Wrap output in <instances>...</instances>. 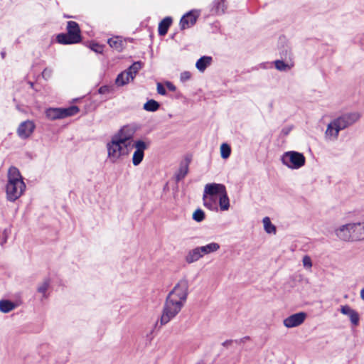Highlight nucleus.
<instances>
[{
    "label": "nucleus",
    "instance_id": "1",
    "mask_svg": "<svg viewBox=\"0 0 364 364\" xmlns=\"http://www.w3.org/2000/svg\"><path fill=\"white\" fill-rule=\"evenodd\" d=\"M189 293V282L186 277L181 279L168 293L160 318L161 325L168 323L183 308Z\"/></svg>",
    "mask_w": 364,
    "mask_h": 364
},
{
    "label": "nucleus",
    "instance_id": "2",
    "mask_svg": "<svg viewBox=\"0 0 364 364\" xmlns=\"http://www.w3.org/2000/svg\"><path fill=\"white\" fill-rule=\"evenodd\" d=\"M127 127L120 129L117 136H115L110 143L107 144L108 156L113 161L117 160L122 155L128 154L132 141L131 134H126Z\"/></svg>",
    "mask_w": 364,
    "mask_h": 364
},
{
    "label": "nucleus",
    "instance_id": "3",
    "mask_svg": "<svg viewBox=\"0 0 364 364\" xmlns=\"http://www.w3.org/2000/svg\"><path fill=\"white\" fill-rule=\"evenodd\" d=\"M26 184L23 181L19 170L14 166L9 168L8 171V182L6 186L7 199L14 202L23 194Z\"/></svg>",
    "mask_w": 364,
    "mask_h": 364
},
{
    "label": "nucleus",
    "instance_id": "4",
    "mask_svg": "<svg viewBox=\"0 0 364 364\" xmlns=\"http://www.w3.org/2000/svg\"><path fill=\"white\" fill-rule=\"evenodd\" d=\"M82 41L81 31L78 23L70 21L67 23V33H61L57 36V41L63 45L75 44Z\"/></svg>",
    "mask_w": 364,
    "mask_h": 364
},
{
    "label": "nucleus",
    "instance_id": "5",
    "mask_svg": "<svg viewBox=\"0 0 364 364\" xmlns=\"http://www.w3.org/2000/svg\"><path fill=\"white\" fill-rule=\"evenodd\" d=\"M281 161L284 165L291 169H299L304 166L306 158L302 153L289 151L282 154Z\"/></svg>",
    "mask_w": 364,
    "mask_h": 364
},
{
    "label": "nucleus",
    "instance_id": "6",
    "mask_svg": "<svg viewBox=\"0 0 364 364\" xmlns=\"http://www.w3.org/2000/svg\"><path fill=\"white\" fill-rule=\"evenodd\" d=\"M360 117L358 112H348L334 119V125L336 127V135L338 134L340 131L353 125L359 120Z\"/></svg>",
    "mask_w": 364,
    "mask_h": 364
},
{
    "label": "nucleus",
    "instance_id": "7",
    "mask_svg": "<svg viewBox=\"0 0 364 364\" xmlns=\"http://www.w3.org/2000/svg\"><path fill=\"white\" fill-rule=\"evenodd\" d=\"M306 317V314L305 312L296 313L286 318L283 323L285 327L289 328L296 327L304 323Z\"/></svg>",
    "mask_w": 364,
    "mask_h": 364
},
{
    "label": "nucleus",
    "instance_id": "8",
    "mask_svg": "<svg viewBox=\"0 0 364 364\" xmlns=\"http://www.w3.org/2000/svg\"><path fill=\"white\" fill-rule=\"evenodd\" d=\"M134 146L136 148V151L133 154L132 163L134 166H138L144 159V151L146 149V144L144 141L138 140L132 146V147Z\"/></svg>",
    "mask_w": 364,
    "mask_h": 364
},
{
    "label": "nucleus",
    "instance_id": "9",
    "mask_svg": "<svg viewBox=\"0 0 364 364\" xmlns=\"http://www.w3.org/2000/svg\"><path fill=\"white\" fill-rule=\"evenodd\" d=\"M225 191L226 188L223 184L215 183H208L205 186L203 195L214 197L218 195L220 196Z\"/></svg>",
    "mask_w": 364,
    "mask_h": 364
},
{
    "label": "nucleus",
    "instance_id": "10",
    "mask_svg": "<svg viewBox=\"0 0 364 364\" xmlns=\"http://www.w3.org/2000/svg\"><path fill=\"white\" fill-rule=\"evenodd\" d=\"M198 15L194 14V11H190L184 14L180 21V27L181 30L193 26L197 21Z\"/></svg>",
    "mask_w": 364,
    "mask_h": 364
},
{
    "label": "nucleus",
    "instance_id": "11",
    "mask_svg": "<svg viewBox=\"0 0 364 364\" xmlns=\"http://www.w3.org/2000/svg\"><path fill=\"white\" fill-rule=\"evenodd\" d=\"M352 225L351 223L341 225L339 228L336 230L337 237L343 241L353 240L352 236Z\"/></svg>",
    "mask_w": 364,
    "mask_h": 364
},
{
    "label": "nucleus",
    "instance_id": "12",
    "mask_svg": "<svg viewBox=\"0 0 364 364\" xmlns=\"http://www.w3.org/2000/svg\"><path fill=\"white\" fill-rule=\"evenodd\" d=\"M35 129V125L31 121H26L21 123L17 132L21 138H28Z\"/></svg>",
    "mask_w": 364,
    "mask_h": 364
},
{
    "label": "nucleus",
    "instance_id": "13",
    "mask_svg": "<svg viewBox=\"0 0 364 364\" xmlns=\"http://www.w3.org/2000/svg\"><path fill=\"white\" fill-rule=\"evenodd\" d=\"M191 161V156H186L185 159L180 164L179 168L175 175L176 182L180 181L186 177L188 173V166Z\"/></svg>",
    "mask_w": 364,
    "mask_h": 364
},
{
    "label": "nucleus",
    "instance_id": "14",
    "mask_svg": "<svg viewBox=\"0 0 364 364\" xmlns=\"http://www.w3.org/2000/svg\"><path fill=\"white\" fill-rule=\"evenodd\" d=\"M341 312L349 316L351 323L354 326L358 325L359 323V314L356 311L351 309L348 305L341 306Z\"/></svg>",
    "mask_w": 364,
    "mask_h": 364
},
{
    "label": "nucleus",
    "instance_id": "15",
    "mask_svg": "<svg viewBox=\"0 0 364 364\" xmlns=\"http://www.w3.org/2000/svg\"><path fill=\"white\" fill-rule=\"evenodd\" d=\"M353 240H364V223H351Z\"/></svg>",
    "mask_w": 364,
    "mask_h": 364
},
{
    "label": "nucleus",
    "instance_id": "16",
    "mask_svg": "<svg viewBox=\"0 0 364 364\" xmlns=\"http://www.w3.org/2000/svg\"><path fill=\"white\" fill-rule=\"evenodd\" d=\"M212 61V57L206 55L202 56L197 60L196 67L200 72H204L205 70L210 65Z\"/></svg>",
    "mask_w": 364,
    "mask_h": 364
},
{
    "label": "nucleus",
    "instance_id": "17",
    "mask_svg": "<svg viewBox=\"0 0 364 364\" xmlns=\"http://www.w3.org/2000/svg\"><path fill=\"white\" fill-rule=\"evenodd\" d=\"M171 23L172 18L170 16L165 17L159 24L158 31L159 36H165L167 33Z\"/></svg>",
    "mask_w": 364,
    "mask_h": 364
},
{
    "label": "nucleus",
    "instance_id": "18",
    "mask_svg": "<svg viewBox=\"0 0 364 364\" xmlns=\"http://www.w3.org/2000/svg\"><path fill=\"white\" fill-rule=\"evenodd\" d=\"M60 119L76 114L79 111V107L76 105H72L67 108H59Z\"/></svg>",
    "mask_w": 364,
    "mask_h": 364
},
{
    "label": "nucleus",
    "instance_id": "19",
    "mask_svg": "<svg viewBox=\"0 0 364 364\" xmlns=\"http://www.w3.org/2000/svg\"><path fill=\"white\" fill-rule=\"evenodd\" d=\"M226 8L225 0H214L211 11L215 14H223Z\"/></svg>",
    "mask_w": 364,
    "mask_h": 364
},
{
    "label": "nucleus",
    "instance_id": "20",
    "mask_svg": "<svg viewBox=\"0 0 364 364\" xmlns=\"http://www.w3.org/2000/svg\"><path fill=\"white\" fill-rule=\"evenodd\" d=\"M203 256V253L200 250V247H198L191 250L186 256V260L188 263H193Z\"/></svg>",
    "mask_w": 364,
    "mask_h": 364
},
{
    "label": "nucleus",
    "instance_id": "21",
    "mask_svg": "<svg viewBox=\"0 0 364 364\" xmlns=\"http://www.w3.org/2000/svg\"><path fill=\"white\" fill-rule=\"evenodd\" d=\"M17 305L10 300H0V311L3 313H9L14 310Z\"/></svg>",
    "mask_w": 364,
    "mask_h": 364
},
{
    "label": "nucleus",
    "instance_id": "22",
    "mask_svg": "<svg viewBox=\"0 0 364 364\" xmlns=\"http://www.w3.org/2000/svg\"><path fill=\"white\" fill-rule=\"evenodd\" d=\"M203 255L215 252L220 249V245L217 242H211L205 246L199 247Z\"/></svg>",
    "mask_w": 364,
    "mask_h": 364
},
{
    "label": "nucleus",
    "instance_id": "23",
    "mask_svg": "<svg viewBox=\"0 0 364 364\" xmlns=\"http://www.w3.org/2000/svg\"><path fill=\"white\" fill-rule=\"evenodd\" d=\"M219 205L223 211L228 210L230 208V200L226 191L219 196Z\"/></svg>",
    "mask_w": 364,
    "mask_h": 364
},
{
    "label": "nucleus",
    "instance_id": "24",
    "mask_svg": "<svg viewBox=\"0 0 364 364\" xmlns=\"http://www.w3.org/2000/svg\"><path fill=\"white\" fill-rule=\"evenodd\" d=\"M142 65L143 63L141 61H136L125 70L127 73L130 74L129 76L131 77V80L134 78L136 74L141 69Z\"/></svg>",
    "mask_w": 364,
    "mask_h": 364
},
{
    "label": "nucleus",
    "instance_id": "25",
    "mask_svg": "<svg viewBox=\"0 0 364 364\" xmlns=\"http://www.w3.org/2000/svg\"><path fill=\"white\" fill-rule=\"evenodd\" d=\"M160 107V104L154 100H149L143 106L144 109L148 112H156Z\"/></svg>",
    "mask_w": 364,
    "mask_h": 364
},
{
    "label": "nucleus",
    "instance_id": "26",
    "mask_svg": "<svg viewBox=\"0 0 364 364\" xmlns=\"http://www.w3.org/2000/svg\"><path fill=\"white\" fill-rule=\"evenodd\" d=\"M129 75H130V74L127 73L126 71L119 73L116 78V84L119 86L124 85L131 79V77Z\"/></svg>",
    "mask_w": 364,
    "mask_h": 364
},
{
    "label": "nucleus",
    "instance_id": "27",
    "mask_svg": "<svg viewBox=\"0 0 364 364\" xmlns=\"http://www.w3.org/2000/svg\"><path fill=\"white\" fill-rule=\"evenodd\" d=\"M46 117L50 120L60 119L59 108H49L46 111Z\"/></svg>",
    "mask_w": 364,
    "mask_h": 364
},
{
    "label": "nucleus",
    "instance_id": "28",
    "mask_svg": "<svg viewBox=\"0 0 364 364\" xmlns=\"http://www.w3.org/2000/svg\"><path fill=\"white\" fill-rule=\"evenodd\" d=\"M50 279L49 278H46L44 279L43 282L37 288L38 292L42 294L43 298L48 297L46 291L50 287Z\"/></svg>",
    "mask_w": 364,
    "mask_h": 364
},
{
    "label": "nucleus",
    "instance_id": "29",
    "mask_svg": "<svg viewBox=\"0 0 364 364\" xmlns=\"http://www.w3.org/2000/svg\"><path fill=\"white\" fill-rule=\"evenodd\" d=\"M263 224L264 230L267 233H275L276 227L271 223L269 218L265 217L263 218Z\"/></svg>",
    "mask_w": 364,
    "mask_h": 364
},
{
    "label": "nucleus",
    "instance_id": "30",
    "mask_svg": "<svg viewBox=\"0 0 364 364\" xmlns=\"http://www.w3.org/2000/svg\"><path fill=\"white\" fill-rule=\"evenodd\" d=\"M108 44L111 48H115L118 51H121L123 48L122 41L119 40L117 38H109L108 40Z\"/></svg>",
    "mask_w": 364,
    "mask_h": 364
},
{
    "label": "nucleus",
    "instance_id": "31",
    "mask_svg": "<svg viewBox=\"0 0 364 364\" xmlns=\"http://www.w3.org/2000/svg\"><path fill=\"white\" fill-rule=\"evenodd\" d=\"M336 132V127L334 125V121H331L327 127L326 131V135L333 136V139H336L338 136V134L336 135L335 132Z\"/></svg>",
    "mask_w": 364,
    "mask_h": 364
},
{
    "label": "nucleus",
    "instance_id": "32",
    "mask_svg": "<svg viewBox=\"0 0 364 364\" xmlns=\"http://www.w3.org/2000/svg\"><path fill=\"white\" fill-rule=\"evenodd\" d=\"M231 154L230 146L228 144H223L220 146V155L223 159H228Z\"/></svg>",
    "mask_w": 364,
    "mask_h": 364
},
{
    "label": "nucleus",
    "instance_id": "33",
    "mask_svg": "<svg viewBox=\"0 0 364 364\" xmlns=\"http://www.w3.org/2000/svg\"><path fill=\"white\" fill-rule=\"evenodd\" d=\"M203 204L205 207H207L210 210H213V209L215 208V201L213 197L209 196V198H207L206 196L203 195Z\"/></svg>",
    "mask_w": 364,
    "mask_h": 364
},
{
    "label": "nucleus",
    "instance_id": "34",
    "mask_svg": "<svg viewBox=\"0 0 364 364\" xmlns=\"http://www.w3.org/2000/svg\"><path fill=\"white\" fill-rule=\"evenodd\" d=\"M275 68L279 71H287L291 68V66L285 63L282 60H277L274 61Z\"/></svg>",
    "mask_w": 364,
    "mask_h": 364
},
{
    "label": "nucleus",
    "instance_id": "35",
    "mask_svg": "<svg viewBox=\"0 0 364 364\" xmlns=\"http://www.w3.org/2000/svg\"><path fill=\"white\" fill-rule=\"evenodd\" d=\"M193 219L196 222H202L205 219V213L203 210L198 208L193 213Z\"/></svg>",
    "mask_w": 364,
    "mask_h": 364
},
{
    "label": "nucleus",
    "instance_id": "36",
    "mask_svg": "<svg viewBox=\"0 0 364 364\" xmlns=\"http://www.w3.org/2000/svg\"><path fill=\"white\" fill-rule=\"evenodd\" d=\"M103 48V46L97 43H92L90 45V48L97 53H102Z\"/></svg>",
    "mask_w": 364,
    "mask_h": 364
},
{
    "label": "nucleus",
    "instance_id": "37",
    "mask_svg": "<svg viewBox=\"0 0 364 364\" xmlns=\"http://www.w3.org/2000/svg\"><path fill=\"white\" fill-rule=\"evenodd\" d=\"M191 77V73L189 71H183L181 73L180 80L181 82H186L190 80Z\"/></svg>",
    "mask_w": 364,
    "mask_h": 364
},
{
    "label": "nucleus",
    "instance_id": "38",
    "mask_svg": "<svg viewBox=\"0 0 364 364\" xmlns=\"http://www.w3.org/2000/svg\"><path fill=\"white\" fill-rule=\"evenodd\" d=\"M302 262H303V264L305 267L310 268L312 267L311 259L309 256H307V255L304 256L303 257Z\"/></svg>",
    "mask_w": 364,
    "mask_h": 364
},
{
    "label": "nucleus",
    "instance_id": "39",
    "mask_svg": "<svg viewBox=\"0 0 364 364\" xmlns=\"http://www.w3.org/2000/svg\"><path fill=\"white\" fill-rule=\"evenodd\" d=\"M157 92L161 95H166V90L165 87L159 82L157 84Z\"/></svg>",
    "mask_w": 364,
    "mask_h": 364
},
{
    "label": "nucleus",
    "instance_id": "40",
    "mask_svg": "<svg viewBox=\"0 0 364 364\" xmlns=\"http://www.w3.org/2000/svg\"><path fill=\"white\" fill-rule=\"evenodd\" d=\"M52 70L49 68H45L42 73V76L45 79H48L51 76Z\"/></svg>",
    "mask_w": 364,
    "mask_h": 364
},
{
    "label": "nucleus",
    "instance_id": "41",
    "mask_svg": "<svg viewBox=\"0 0 364 364\" xmlns=\"http://www.w3.org/2000/svg\"><path fill=\"white\" fill-rule=\"evenodd\" d=\"M110 90V88L109 86L107 85H103V86H101L99 89H98V93L99 94H105V93H107L109 92Z\"/></svg>",
    "mask_w": 364,
    "mask_h": 364
},
{
    "label": "nucleus",
    "instance_id": "42",
    "mask_svg": "<svg viewBox=\"0 0 364 364\" xmlns=\"http://www.w3.org/2000/svg\"><path fill=\"white\" fill-rule=\"evenodd\" d=\"M8 236H9L8 230L5 229L3 231V232L1 233V239H2V241L1 242V245H3L4 243L6 242Z\"/></svg>",
    "mask_w": 364,
    "mask_h": 364
},
{
    "label": "nucleus",
    "instance_id": "43",
    "mask_svg": "<svg viewBox=\"0 0 364 364\" xmlns=\"http://www.w3.org/2000/svg\"><path fill=\"white\" fill-rule=\"evenodd\" d=\"M281 55L282 56H284L285 58H287V57H289L290 58V57H291V51L288 49V48H284L281 51Z\"/></svg>",
    "mask_w": 364,
    "mask_h": 364
},
{
    "label": "nucleus",
    "instance_id": "44",
    "mask_svg": "<svg viewBox=\"0 0 364 364\" xmlns=\"http://www.w3.org/2000/svg\"><path fill=\"white\" fill-rule=\"evenodd\" d=\"M166 86L170 91L174 92L176 90V87L171 82H166Z\"/></svg>",
    "mask_w": 364,
    "mask_h": 364
},
{
    "label": "nucleus",
    "instance_id": "45",
    "mask_svg": "<svg viewBox=\"0 0 364 364\" xmlns=\"http://www.w3.org/2000/svg\"><path fill=\"white\" fill-rule=\"evenodd\" d=\"M233 342H235L233 340H226L222 343V346L224 347H228Z\"/></svg>",
    "mask_w": 364,
    "mask_h": 364
},
{
    "label": "nucleus",
    "instance_id": "46",
    "mask_svg": "<svg viewBox=\"0 0 364 364\" xmlns=\"http://www.w3.org/2000/svg\"><path fill=\"white\" fill-rule=\"evenodd\" d=\"M250 338L249 336H245L242 338H240V340H235V342L236 343H244L245 341L248 340Z\"/></svg>",
    "mask_w": 364,
    "mask_h": 364
},
{
    "label": "nucleus",
    "instance_id": "47",
    "mask_svg": "<svg viewBox=\"0 0 364 364\" xmlns=\"http://www.w3.org/2000/svg\"><path fill=\"white\" fill-rule=\"evenodd\" d=\"M289 132V129H282V133L284 134V135H287Z\"/></svg>",
    "mask_w": 364,
    "mask_h": 364
},
{
    "label": "nucleus",
    "instance_id": "48",
    "mask_svg": "<svg viewBox=\"0 0 364 364\" xmlns=\"http://www.w3.org/2000/svg\"><path fill=\"white\" fill-rule=\"evenodd\" d=\"M1 56L4 59L6 56V52L4 50L1 52Z\"/></svg>",
    "mask_w": 364,
    "mask_h": 364
},
{
    "label": "nucleus",
    "instance_id": "49",
    "mask_svg": "<svg viewBox=\"0 0 364 364\" xmlns=\"http://www.w3.org/2000/svg\"><path fill=\"white\" fill-rule=\"evenodd\" d=\"M360 296L364 300V289H363L360 291Z\"/></svg>",
    "mask_w": 364,
    "mask_h": 364
},
{
    "label": "nucleus",
    "instance_id": "50",
    "mask_svg": "<svg viewBox=\"0 0 364 364\" xmlns=\"http://www.w3.org/2000/svg\"><path fill=\"white\" fill-rule=\"evenodd\" d=\"M30 84H31V87H33V82H31Z\"/></svg>",
    "mask_w": 364,
    "mask_h": 364
}]
</instances>
